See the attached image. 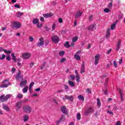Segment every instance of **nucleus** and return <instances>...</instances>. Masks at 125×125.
Returning <instances> with one entry per match:
<instances>
[{
    "instance_id": "nucleus-1",
    "label": "nucleus",
    "mask_w": 125,
    "mask_h": 125,
    "mask_svg": "<svg viewBox=\"0 0 125 125\" xmlns=\"http://www.w3.org/2000/svg\"><path fill=\"white\" fill-rule=\"evenodd\" d=\"M12 29H17L21 28V23L19 21H13L12 24Z\"/></svg>"
},
{
    "instance_id": "nucleus-2",
    "label": "nucleus",
    "mask_w": 125,
    "mask_h": 125,
    "mask_svg": "<svg viewBox=\"0 0 125 125\" xmlns=\"http://www.w3.org/2000/svg\"><path fill=\"white\" fill-rule=\"evenodd\" d=\"M12 96V95H6L5 96H4V95H2L0 97V101L1 102H5V101H7V99L8 98H10Z\"/></svg>"
},
{
    "instance_id": "nucleus-3",
    "label": "nucleus",
    "mask_w": 125,
    "mask_h": 125,
    "mask_svg": "<svg viewBox=\"0 0 125 125\" xmlns=\"http://www.w3.org/2000/svg\"><path fill=\"white\" fill-rule=\"evenodd\" d=\"M23 111L24 113H26V114H30L31 112H32V108L29 105H25L23 106Z\"/></svg>"
},
{
    "instance_id": "nucleus-4",
    "label": "nucleus",
    "mask_w": 125,
    "mask_h": 125,
    "mask_svg": "<svg viewBox=\"0 0 125 125\" xmlns=\"http://www.w3.org/2000/svg\"><path fill=\"white\" fill-rule=\"evenodd\" d=\"M44 44V39L41 37L39 39L38 42L37 43V45L39 47L40 46H43V44Z\"/></svg>"
},
{
    "instance_id": "nucleus-5",
    "label": "nucleus",
    "mask_w": 125,
    "mask_h": 125,
    "mask_svg": "<svg viewBox=\"0 0 125 125\" xmlns=\"http://www.w3.org/2000/svg\"><path fill=\"white\" fill-rule=\"evenodd\" d=\"M52 41L54 43H58L59 42V37L57 36H54L52 37Z\"/></svg>"
},
{
    "instance_id": "nucleus-6",
    "label": "nucleus",
    "mask_w": 125,
    "mask_h": 125,
    "mask_svg": "<svg viewBox=\"0 0 125 125\" xmlns=\"http://www.w3.org/2000/svg\"><path fill=\"white\" fill-rule=\"evenodd\" d=\"M31 57V54L30 53H24L22 55L23 59H29Z\"/></svg>"
},
{
    "instance_id": "nucleus-7",
    "label": "nucleus",
    "mask_w": 125,
    "mask_h": 125,
    "mask_svg": "<svg viewBox=\"0 0 125 125\" xmlns=\"http://www.w3.org/2000/svg\"><path fill=\"white\" fill-rule=\"evenodd\" d=\"M122 44V41L121 40H119L116 43V51H119L120 50V48H121V44Z\"/></svg>"
},
{
    "instance_id": "nucleus-8",
    "label": "nucleus",
    "mask_w": 125,
    "mask_h": 125,
    "mask_svg": "<svg viewBox=\"0 0 125 125\" xmlns=\"http://www.w3.org/2000/svg\"><path fill=\"white\" fill-rule=\"evenodd\" d=\"M99 59H100V54H97L95 56V65H97L99 62Z\"/></svg>"
},
{
    "instance_id": "nucleus-9",
    "label": "nucleus",
    "mask_w": 125,
    "mask_h": 125,
    "mask_svg": "<svg viewBox=\"0 0 125 125\" xmlns=\"http://www.w3.org/2000/svg\"><path fill=\"white\" fill-rule=\"evenodd\" d=\"M65 119L66 118H65V116H64L63 115H62V117L59 119V120L57 121L56 122V125H59V124H60V123H61V122H64V121H65Z\"/></svg>"
},
{
    "instance_id": "nucleus-10",
    "label": "nucleus",
    "mask_w": 125,
    "mask_h": 125,
    "mask_svg": "<svg viewBox=\"0 0 125 125\" xmlns=\"http://www.w3.org/2000/svg\"><path fill=\"white\" fill-rule=\"evenodd\" d=\"M83 14V11L78 10L75 13V18H79L82 16Z\"/></svg>"
},
{
    "instance_id": "nucleus-11",
    "label": "nucleus",
    "mask_w": 125,
    "mask_h": 125,
    "mask_svg": "<svg viewBox=\"0 0 125 125\" xmlns=\"http://www.w3.org/2000/svg\"><path fill=\"white\" fill-rule=\"evenodd\" d=\"M22 106V102H18L16 104V109L17 111H18L19 110L20 108H21Z\"/></svg>"
},
{
    "instance_id": "nucleus-12",
    "label": "nucleus",
    "mask_w": 125,
    "mask_h": 125,
    "mask_svg": "<svg viewBox=\"0 0 125 125\" xmlns=\"http://www.w3.org/2000/svg\"><path fill=\"white\" fill-rule=\"evenodd\" d=\"M53 16V14H52V13H48L43 15V16L44 17V18H50L51 17H52Z\"/></svg>"
},
{
    "instance_id": "nucleus-13",
    "label": "nucleus",
    "mask_w": 125,
    "mask_h": 125,
    "mask_svg": "<svg viewBox=\"0 0 125 125\" xmlns=\"http://www.w3.org/2000/svg\"><path fill=\"white\" fill-rule=\"evenodd\" d=\"M63 100H65V99H67L68 100H69V101H73V100L74 99V98L73 97V96H67L65 95L64 98H62Z\"/></svg>"
},
{
    "instance_id": "nucleus-14",
    "label": "nucleus",
    "mask_w": 125,
    "mask_h": 125,
    "mask_svg": "<svg viewBox=\"0 0 125 125\" xmlns=\"http://www.w3.org/2000/svg\"><path fill=\"white\" fill-rule=\"evenodd\" d=\"M61 110L63 114L67 115V109L66 108V107H65V106H62Z\"/></svg>"
},
{
    "instance_id": "nucleus-15",
    "label": "nucleus",
    "mask_w": 125,
    "mask_h": 125,
    "mask_svg": "<svg viewBox=\"0 0 125 125\" xmlns=\"http://www.w3.org/2000/svg\"><path fill=\"white\" fill-rule=\"evenodd\" d=\"M23 76L21 75V71H19V73L16 76V80H18L19 79H22Z\"/></svg>"
},
{
    "instance_id": "nucleus-16",
    "label": "nucleus",
    "mask_w": 125,
    "mask_h": 125,
    "mask_svg": "<svg viewBox=\"0 0 125 125\" xmlns=\"http://www.w3.org/2000/svg\"><path fill=\"white\" fill-rule=\"evenodd\" d=\"M93 112H94V108L92 107H90L86 111L85 113L89 114L90 113H93Z\"/></svg>"
},
{
    "instance_id": "nucleus-17",
    "label": "nucleus",
    "mask_w": 125,
    "mask_h": 125,
    "mask_svg": "<svg viewBox=\"0 0 125 125\" xmlns=\"http://www.w3.org/2000/svg\"><path fill=\"white\" fill-rule=\"evenodd\" d=\"M95 26H96V24H92L88 27L87 29L89 31H93V30H94V28H95Z\"/></svg>"
},
{
    "instance_id": "nucleus-18",
    "label": "nucleus",
    "mask_w": 125,
    "mask_h": 125,
    "mask_svg": "<svg viewBox=\"0 0 125 125\" xmlns=\"http://www.w3.org/2000/svg\"><path fill=\"white\" fill-rule=\"evenodd\" d=\"M2 105H3V109H4V110H5V111H7L8 112L10 111V108H9L8 106L4 104H3Z\"/></svg>"
},
{
    "instance_id": "nucleus-19",
    "label": "nucleus",
    "mask_w": 125,
    "mask_h": 125,
    "mask_svg": "<svg viewBox=\"0 0 125 125\" xmlns=\"http://www.w3.org/2000/svg\"><path fill=\"white\" fill-rule=\"evenodd\" d=\"M119 94L121 97V99L122 101H124V92H123V91L121 89H119Z\"/></svg>"
},
{
    "instance_id": "nucleus-20",
    "label": "nucleus",
    "mask_w": 125,
    "mask_h": 125,
    "mask_svg": "<svg viewBox=\"0 0 125 125\" xmlns=\"http://www.w3.org/2000/svg\"><path fill=\"white\" fill-rule=\"evenodd\" d=\"M85 72V69L84 68V63H83L81 67V74H83V73H84Z\"/></svg>"
},
{
    "instance_id": "nucleus-21",
    "label": "nucleus",
    "mask_w": 125,
    "mask_h": 125,
    "mask_svg": "<svg viewBox=\"0 0 125 125\" xmlns=\"http://www.w3.org/2000/svg\"><path fill=\"white\" fill-rule=\"evenodd\" d=\"M111 31V29L110 28H107L106 30V38L108 39V38H110V31Z\"/></svg>"
},
{
    "instance_id": "nucleus-22",
    "label": "nucleus",
    "mask_w": 125,
    "mask_h": 125,
    "mask_svg": "<svg viewBox=\"0 0 125 125\" xmlns=\"http://www.w3.org/2000/svg\"><path fill=\"white\" fill-rule=\"evenodd\" d=\"M119 22V21H116L113 24H112L110 26L111 30H114L115 29V27H116V25H117V23Z\"/></svg>"
},
{
    "instance_id": "nucleus-23",
    "label": "nucleus",
    "mask_w": 125,
    "mask_h": 125,
    "mask_svg": "<svg viewBox=\"0 0 125 125\" xmlns=\"http://www.w3.org/2000/svg\"><path fill=\"white\" fill-rule=\"evenodd\" d=\"M74 59L75 60L79 61L81 60V56H80V55L76 54L74 55Z\"/></svg>"
},
{
    "instance_id": "nucleus-24",
    "label": "nucleus",
    "mask_w": 125,
    "mask_h": 125,
    "mask_svg": "<svg viewBox=\"0 0 125 125\" xmlns=\"http://www.w3.org/2000/svg\"><path fill=\"white\" fill-rule=\"evenodd\" d=\"M28 120H29V115L26 114L23 116V122H28Z\"/></svg>"
},
{
    "instance_id": "nucleus-25",
    "label": "nucleus",
    "mask_w": 125,
    "mask_h": 125,
    "mask_svg": "<svg viewBox=\"0 0 125 125\" xmlns=\"http://www.w3.org/2000/svg\"><path fill=\"white\" fill-rule=\"evenodd\" d=\"M26 84H27V81L26 80L21 81L20 83L21 87H22L24 85H26Z\"/></svg>"
},
{
    "instance_id": "nucleus-26",
    "label": "nucleus",
    "mask_w": 125,
    "mask_h": 125,
    "mask_svg": "<svg viewBox=\"0 0 125 125\" xmlns=\"http://www.w3.org/2000/svg\"><path fill=\"white\" fill-rule=\"evenodd\" d=\"M11 55L12 58L13 60L14 61V62H16V61H17V58L15 56L14 53H12Z\"/></svg>"
},
{
    "instance_id": "nucleus-27",
    "label": "nucleus",
    "mask_w": 125,
    "mask_h": 125,
    "mask_svg": "<svg viewBox=\"0 0 125 125\" xmlns=\"http://www.w3.org/2000/svg\"><path fill=\"white\" fill-rule=\"evenodd\" d=\"M97 104L99 108L101 107V102H100V99L99 98L97 99Z\"/></svg>"
},
{
    "instance_id": "nucleus-28",
    "label": "nucleus",
    "mask_w": 125,
    "mask_h": 125,
    "mask_svg": "<svg viewBox=\"0 0 125 125\" xmlns=\"http://www.w3.org/2000/svg\"><path fill=\"white\" fill-rule=\"evenodd\" d=\"M23 15H24V14L23 13V12H21L20 11H18L17 13V16L19 18Z\"/></svg>"
},
{
    "instance_id": "nucleus-29",
    "label": "nucleus",
    "mask_w": 125,
    "mask_h": 125,
    "mask_svg": "<svg viewBox=\"0 0 125 125\" xmlns=\"http://www.w3.org/2000/svg\"><path fill=\"white\" fill-rule=\"evenodd\" d=\"M68 83L69 84V85H70V86H71L72 87H74L75 85V83H74V82H73L71 81H68Z\"/></svg>"
},
{
    "instance_id": "nucleus-30",
    "label": "nucleus",
    "mask_w": 125,
    "mask_h": 125,
    "mask_svg": "<svg viewBox=\"0 0 125 125\" xmlns=\"http://www.w3.org/2000/svg\"><path fill=\"white\" fill-rule=\"evenodd\" d=\"M28 88H29V86H26L23 89L22 91L23 93H26L27 91H28Z\"/></svg>"
},
{
    "instance_id": "nucleus-31",
    "label": "nucleus",
    "mask_w": 125,
    "mask_h": 125,
    "mask_svg": "<svg viewBox=\"0 0 125 125\" xmlns=\"http://www.w3.org/2000/svg\"><path fill=\"white\" fill-rule=\"evenodd\" d=\"M32 22L34 24H38L39 23V19H33Z\"/></svg>"
},
{
    "instance_id": "nucleus-32",
    "label": "nucleus",
    "mask_w": 125,
    "mask_h": 125,
    "mask_svg": "<svg viewBox=\"0 0 125 125\" xmlns=\"http://www.w3.org/2000/svg\"><path fill=\"white\" fill-rule=\"evenodd\" d=\"M78 99L79 100H82V101H84V98H83V96L82 95L78 96Z\"/></svg>"
},
{
    "instance_id": "nucleus-33",
    "label": "nucleus",
    "mask_w": 125,
    "mask_h": 125,
    "mask_svg": "<svg viewBox=\"0 0 125 125\" xmlns=\"http://www.w3.org/2000/svg\"><path fill=\"white\" fill-rule=\"evenodd\" d=\"M3 51H4V52L7 54H10L11 53V51L7 50L6 49H3Z\"/></svg>"
},
{
    "instance_id": "nucleus-34",
    "label": "nucleus",
    "mask_w": 125,
    "mask_h": 125,
    "mask_svg": "<svg viewBox=\"0 0 125 125\" xmlns=\"http://www.w3.org/2000/svg\"><path fill=\"white\" fill-rule=\"evenodd\" d=\"M8 85H9V83H8V84H2V85H1L0 86V87H1V88L7 87V86H8Z\"/></svg>"
},
{
    "instance_id": "nucleus-35",
    "label": "nucleus",
    "mask_w": 125,
    "mask_h": 125,
    "mask_svg": "<svg viewBox=\"0 0 125 125\" xmlns=\"http://www.w3.org/2000/svg\"><path fill=\"white\" fill-rule=\"evenodd\" d=\"M64 46H65V47H67V48H69V47H70V44H69V42H66L64 44Z\"/></svg>"
},
{
    "instance_id": "nucleus-36",
    "label": "nucleus",
    "mask_w": 125,
    "mask_h": 125,
    "mask_svg": "<svg viewBox=\"0 0 125 125\" xmlns=\"http://www.w3.org/2000/svg\"><path fill=\"white\" fill-rule=\"evenodd\" d=\"M17 98H23V94L19 93L17 96Z\"/></svg>"
},
{
    "instance_id": "nucleus-37",
    "label": "nucleus",
    "mask_w": 125,
    "mask_h": 125,
    "mask_svg": "<svg viewBox=\"0 0 125 125\" xmlns=\"http://www.w3.org/2000/svg\"><path fill=\"white\" fill-rule=\"evenodd\" d=\"M60 56H63L65 54V52L64 51H60L59 53Z\"/></svg>"
},
{
    "instance_id": "nucleus-38",
    "label": "nucleus",
    "mask_w": 125,
    "mask_h": 125,
    "mask_svg": "<svg viewBox=\"0 0 125 125\" xmlns=\"http://www.w3.org/2000/svg\"><path fill=\"white\" fill-rule=\"evenodd\" d=\"M78 38H79V37H75L73 38L72 39V42H77V41H78Z\"/></svg>"
},
{
    "instance_id": "nucleus-39",
    "label": "nucleus",
    "mask_w": 125,
    "mask_h": 125,
    "mask_svg": "<svg viewBox=\"0 0 125 125\" xmlns=\"http://www.w3.org/2000/svg\"><path fill=\"white\" fill-rule=\"evenodd\" d=\"M45 65H46V62H43V63L42 65V66L41 68L42 70L43 69V67L45 66Z\"/></svg>"
},
{
    "instance_id": "nucleus-40",
    "label": "nucleus",
    "mask_w": 125,
    "mask_h": 125,
    "mask_svg": "<svg viewBox=\"0 0 125 125\" xmlns=\"http://www.w3.org/2000/svg\"><path fill=\"white\" fill-rule=\"evenodd\" d=\"M37 28H42V23H38L37 24Z\"/></svg>"
},
{
    "instance_id": "nucleus-41",
    "label": "nucleus",
    "mask_w": 125,
    "mask_h": 125,
    "mask_svg": "<svg viewBox=\"0 0 125 125\" xmlns=\"http://www.w3.org/2000/svg\"><path fill=\"white\" fill-rule=\"evenodd\" d=\"M77 120H81V113H78L77 115Z\"/></svg>"
},
{
    "instance_id": "nucleus-42",
    "label": "nucleus",
    "mask_w": 125,
    "mask_h": 125,
    "mask_svg": "<svg viewBox=\"0 0 125 125\" xmlns=\"http://www.w3.org/2000/svg\"><path fill=\"white\" fill-rule=\"evenodd\" d=\"M66 61V58H62L61 59L60 62L61 63H63Z\"/></svg>"
},
{
    "instance_id": "nucleus-43",
    "label": "nucleus",
    "mask_w": 125,
    "mask_h": 125,
    "mask_svg": "<svg viewBox=\"0 0 125 125\" xmlns=\"http://www.w3.org/2000/svg\"><path fill=\"white\" fill-rule=\"evenodd\" d=\"M64 89L66 90V91H68L69 90V86L64 85Z\"/></svg>"
},
{
    "instance_id": "nucleus-44",
    "label": "nucleus",
    "mask_w": 125,
    "mask_h": 125,
    "mask_svg": "<svg viewBox=\"0 0 125 125\" xmlns=\"http://www.w3.org/2000/svg\"><path fill=\"white\" fill-rule=\"evenodd\" d=\"M76 81L77 82H80V75L79 74L76 75Z\"/></svg>"
},
{
    "instance_id": "nucleus-45",
    "label": "nucleus",
    "mask_w": 125,
    "mask_h": 125,
    "mask_svg": "<svg viewBox=\"0 0 125 125\" xmlns=\"http://www.w3.org/2000/svg\"><path fill=\"white\" fill-rule=\"evenodd\" d=\"M104 12H105L106 13H109V11H110V10L108 8H105L104 9Z\"/></svg>"
},
{
    "instance_id": "nucleus-46",
    "label": "nucleus",
    "mask_w": 125,
    "mask_h": 125,
    "mask_svg": "<svg viewBox=\"0 0 125 125\" xmlns=\"http://www.w3.org/2000/svg\"><path fill=\"white\" fill-rule=\"evenodd\" d=\"M93 16L92 15H91L89 17V21H92V20H93Z\"/></svg>"
},
{
    "instance_id": "nucleus-47",
    "label": "nucleus",
    "mask_w": 125,
    "mask_h": 125,
    "mask_svg": "<svg viewBox=\"0 0 125 125\" xmlns=\"http://www.w3.org/2000/svg\"><path fill=\"white\" fill-rule=\"evenodd\" d=\"M113 65L115 68H117V67H118V64L117 63V62L114 61L113 62Z\"/></svg>"
},
{
    "instance_id": "nucleus-48",
    "label": "nucleus",
    "mask_w": 125,
    "mask_h": 125,
    "mask_svg": "<svg viewBox=\"0 0 125 125\" xmlns=\"http://www.w3.org/2000/svg\"><path fill=\"white\" fill-rule=\"evenodd\" d=\"M29 41L31 42H34V38H33V37H30L29 38Z\"/></svg>"
},
{
    "instance_id": "nucleus-49",
    "label": "nucleus",
    "mask_w": 125,
    "mask_h": 125,
    "mask_svg": "<svg viewBox=\"0 0 125 125\" xmlns=\"http://www.w3.org/2000/svg\"><path fill=\"white\" fill-rule=\"evenodd\" d=\"M5 58V55L4 54H3L2 55V57L0 58V60H3Z\"/></svg>"
},
{
    "instance_id": "nucleus-50",
    "label": "nucleus",
    "mask_w": 125,
    "mask_h": 125,
    "mask_svg": "<svg viewBox=\"0 0 125 125\" xmlns=\"http://www.w3.org/2000/svg\"><path fill=\"white\" fill-rule=\"evenodd\" d=\"M55 27H56V25L55 24H53L52 26V31H54L55 30Z\"/></svg>"
},
{
    "instance_id": "nucleus-51",
    "label": "nucleus",
    "mask_w": 125,
    "mask_h": 125,
    "mask_svg": "<svg viewBox=\"0 0 125 125\" xmlns=\"http://www.w3.org/2000/svg\"><path fill=\"white\" fill-rule=\"evenodd\" d=\"M86 92H87V93H91V90L90 89L88 88L86 89Z\"/></svg>"
},
{
    "instance_id": "nucleus-52",
    "label": "nucleus",
    "mask_w": 125,
    "mask_h": 125,
    "mask_svg": "<svg viewBox=\"0 0 125 125\" xmlns=\"http://www.w3.org/2000/svg\"><path fill=\"white\" fill-rule=\"evenodd\" d=\"M59 23H63V20H62V18H59Z\"/></svg>"
},
{
    "instance_id": "nucleus-53",
    "label": "nucleus",
    "mask_w": 125,
    "mask_h": 125,
    "mask_svg": "<svg viewBox=\"0 0 125 125\" xmlns=\"http://www.w3.org/2000/svg\"><path fill=\"white\" fill-rule=\"evenodd\" d=\"M112 6H113V3L112 2H110L108 4V7H109V8H111V7H112Z\"/></svg>"
},
{
    "instance_id": "nucleus-54",
    "label": "nucleus",
    "mask_w": 125,
    "mask_h": 125,
    "mask_svg": "<svg viewBox=\"0 0 125 125\" xmlns=\"http://www.w3.org/2000/svg\"><path fill=\"white\" fill-rule=\"evenodd\" d=\"M16 71V69L14 67H12V74H14V72Z\"/></svg>"
},
{
    "instance_id": "nucleus-55",
    "label": "nucleus",
    "mask_w": 125,
    "mask_h": 125,
    "mask_svg": "<svg viewBox=\"0 0 125 125\" xmlns=\"http://www.w3.org/2000/svg\"><path fill=\"white\" fill-rule=\"evenodd\" d=\"M6 59L8 61H10V57L9 56H7Z\"/></svg>"
},
{
    "instance_id": "nucleus-56",
    "label": "nucleus",
    "mask_w": 125,
    "mask_h": 125,
    "mask_svg": "<svg viewBox=\"0 0 125 125\" xmlns=\"http://www.w3.org/2000/svg\"><path fill=\"white\" fill-rule=\"evenodd\" d=\"M70 78L72 80H75V79H76V76H75V75H71Z\"/></svg>"
},
{
    "instance_id": "nucleus-57",
    "label": "nucleus",
    "mask_w": 125,
    "mask_h": 125,
    "mask_svg": "<svg viewBox=\"0 0 125 125\" xmlns=\"http://www.w3.org/2000/svg\"><path fill=\"white\" fill-rule=\"evenodd\" d=\"M34 84H35V83L34 82H31L30 84H29V86H30V87L32 86H33V85H34Z\"/></svg>"
},
{
    "instance_id": "nucleus-58",
    "label": "nucleus",
    "mask_w": 125,
    "mask_h": 125,
    "mask_svg": "<svg viewBox=\"0 0 125 125\" xmlns=\"http://www.w3.org/2000/svg\"><path fill=\"white\" fill-rule=\"evenodd\" d=\"M111 51H112L111 49L108 50L106 52V54H110V53H111Z\"/></svg>"
},
{
    "instance_id": "nucleus-59",
    "label": "nucleus",
    "mask_w": 125,
    "mask_h": 125,
    "mask_svg": "<svg viewBox=\"0 0 125 125\" xmlns=\"http://www.w3.org/2000/svg\"><path fill=\"white\" fill-rule=\"evenodd\" d=\"M121 121H118L115 125H121Z\"/></svg>"
},
{
    "instance_id": "nucleus-60",
    "label": "nucleus",
    "mask_w": 125,
    "mask_h": 125,
    "mask_svg": "<svg viewBox=\"0 0 125 125\" xmlns=\"http://www.w3.org/2000/svg\"><path fill=\"white\" fill-rule=\"evenodd\" d=\"M107 113L109 114V115H114V113H113L112 111H107Z\"/></svg>"
},
{
    "instance_id": "nucleus-61",
    "label": "nucleus",
    "mask_w": 125,
    "mask_h": 125,
    "mask_svg": "<svg viewBox=\"0 0 125 125\" xmlns=\"http://www.w3.org/2000/svg\"><path fill=\"white\" fill-rule=\"evenodd\" d=\"M40 21H42V22H44V19L43 18V17H41L40 18Z\"/></svg>"
},
{
    "instance_id": "nucleus-62",
    "label": "nucleus",
    "mask_w": 125,
    "mask_h": 125,
    "mask_svg": "<svg viewBox=\"0 0 125 125\" xmlns=\"http://www.w3.org/2000/svg\"><path fill=\"white\" fill-rule=\"evenodd\" d=\"M15 7H16L17 8H20V6L18 4L15 5Z\"/></svg>"
},
{
    "instance_id": "nucleus-63",
    "label": "nucleus",
    "mask_w": 125,
    "mask_h": 125,
    "mask_svg": "<svg viewBox=\"0 0 125 125\" xmlns=\"http://www.w3.org/2000/svg\"><path fill=\"white\" fill-rule=\"evenodd\" d=\"M82 53V51H77L76 52L77 54H81Z\"/></svg>"
},
{
    "instance_id": "nucleus-64",
    "label": "nucleus",
    "mask_w": 125,
    "mask_h": 125,
    "mask_svg": "<svg viewBox=\"0 0 125 125\" xmlns=\"http://www.w3.org/2000/svg\"><path fill=\"white\" fill-rule=\"evenodd\" d=\"M74 45H75V43L74 42H71L70 46L73 47Z\"/></svg>"
}]
</instances>
